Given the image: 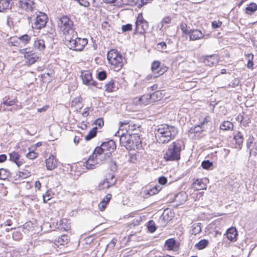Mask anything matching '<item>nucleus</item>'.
<instances>
[{
  "label": "nucleus",
  "instance_id": "nucleus-10",
  "mask_svg": "<svg viewBox=\"0 0 257 257\" xmlns=\"http://www.w3.org/2000/svg\"><path fill=\"white\" fill-rule=\"evenodd\" d=\"M81 77L83 84L86 85H92L101 89V87L97 86V82L93 80L92 74L90 72L88 71L81 72Z\"/></svg>",
  "mask_w": 257,
  "mask_h": 257
},
{
  "label": "nucleus",
  "instance_id": "nucleus-41",
  "mask_svg": "<svg viewBox=\"0 0 257 257\" xmlns=\"http://www.w3.org/2000/svg\"><path fill=\"white\" fill-rule=\"evenodd\" d=\"M109 163V168L111 171L115 172L117 170L118 166L116 162L111 158L108 161Z\"/></svg>",
  "mask_w": 257,
  "mask_h": 257
},
{
  "label": "nucleus",
  "instance_id": "nucleus-2",
  "mask_svg": "<svg viewBox=\"0 0 257 257\" xmlns=\"http://www.w3.org/2000/svg\"><path fill=\"white\" fill-rule=\"evenodd\" d=\"M184 146V142L181 140H177L170 145L164 158L166 161H178L180 159V152L182 147Z\"/></svg>",
  "mask_w": 257,
  "mask_h": 257
},
{
  "label": "nucleus",
  "instance_id": "nucleus-19",
  "mask_svg": "<svg viewBox=\"0 0 257 257\" xmlns=\"http://www.w3.org/2000/svg\"><path fill=\"white\" fill-rule=\"evenodd\" d=\"M193 187L196 190H205L207 188V185L204 183L202 179H197L193 184Z\"/></svg>",
  "mask_w": 257,
  "mask_h": 257
},
{
  "label": "nucleus",
  "instance_id": "nucleus-20",
  "mask_svg": "<svg viewBox=\"0 0 257 257\" xmlns=\"http://www.w3.org/2000/svg\"><path fill=\"white\" fill-rule=\"evenodd\" d=\"M204 62L206 65L212 66L217 63V57L215 55L206 56Z\"/></svg>",
  "mask_w": 257,
  "mask_h": 257
},
{
  "label": "nucleus",
  "instance_id": "nucleus-30",
  "mask_svg": "<svg viewBox=\"0 0 257 257\" xmlns=\"http://www.w3.org/2000/svg\"><path fill=\"white\" fill-rule=\"evenodd\" d=\"M191 234L196 235L200 233L201 231V223H194L191 226Z\"/></svg>",
  "mask_w": 257,
  "mask_h": 257
},
{
  "label": "nucleus",
  "instance_id": "nucleus-16",
  "mask_svg": "<svg viewBox=\"0 0 257 257\" xmlns=\"http://www.w3.org/2000/svg\"><path fill=\"white\" fill-rule=\"evenodd\" d=\"M25 58L27 60L26 63L30 65L34 64L37 61L39 57L37 54L33 53L32 51L29 52V54H26Z\"/></svg>",
  "mask_w": 257,
  "mask_h": 257
},
{
  "label": "nucleus",
  "instance_id": "nucleus-32",
  "mask_svg": "<svg viewBox=\"0 0 257 257\" xmlns=\"http://www.w3.org/2000/svg\"><path fill=\"white\" fill-rule=\"evenodd\" d=\"M208 241L206 239H201L195 245V247L198 249L201 250L204 249L207 246Z\"/></svg>",
  "mask_w": 257,
  "mask_h": 257
},
{
  "label": "nucleus",
  "instance_id": "nucleus-48",
  "mask_svg": "<svg viewBox=\"0 0 257 257\" xmlns=\"http://www.w3.org/2000/svg\"><path fill=\"white\" fill-rule=\"evenodd\" d=\"M107 76V74L105 71H101L97 74V78L100 80H104Z\"/></svg>",
  "mask_w": 257,
  "mask_h": 257
},
{
  "label": "nucleus",
  "instance_id": "nucleus-42",
  "mask_svg": "<svg viewBox=\"0 0 257 257\" xmlns=\"http://www.w3.org/2000/svg\"><path fill=\"white\" fill-rule=\"evenodd\" d=\"M10 172L9 171L2 168L0 169V179H5L10 175Z\"/></svg>",
  "mask_w": 257,
  "mask_h": 257
},
{
  "label": "nucleus",
  "instance_id": "nucleus-26",
  "mask_svg": "<svg viewBox=\"0 0 257 257\" xmlns=\"http://www.w3.org/2000/svg\"><path fill=\"white\" fill-rule=\"evenodd\" d=\"M165 246L169 250H173L174 248L176 246V240L174 238L168 239L165 241Z\"/></svg>",
  "mask_w": 257,
  "mask_h": 257
},
{
  "label": "nucleus",
  "instance_id": "nucleus-63",
  "mask_svg": "<svg viewBox=\"0 0 257 257\" xmlns=\"http://www.w3.org/2000/svg\"><path fill=\"white\" fill-rule=\"evenodd\" d=\"M131 121L128 120H124L123 121H120L119 122V130H120L121 128V127L123 126V125H128L130 124Z\"/></svg>",
  "mask_w": 257,
  "mask_h": 257
},
{
  "label": "nucleus",
  "instance_id": "nucleus-35",
  "mask_svg": "<svg viewBox=\"0 0 257 257\" xmlns=\"http://www.w3.org/2000/svg\"><path fill=\"white\" fill-rule=\"evenodd\" d=\"M246 58L248 59V62L247 64V67L248 69H253V55L251 53L250 54H245Z\"/></svg>",
  "mask_w": 257,
  "mask_h": 257
},
{
  "label": "nucleus",
  "instance_id": "nucleus-54",
  "mask_svg": "<svg viewBox=\"0 0 257 257\" xmlns=\"http://www.w3.org/2000/svg\"><path fill=\"white\" fill-rule=\"evenodd\" d=\"M239 84V80L237 79H234L229 84V86L234 88Z\"/></svg>",
  "mask_w": 257,
  "mask_h": 257
},
{
  "label": "nucleus",
  "instance_id": "nucleus-3",
  "mask_svg": "<svg viewBox=\"0 0 257 257\" xmlns=\"http://www.w3.org/2000/svg\"><path fill=\"white\" fill-rule=\"evenodd\" d=\"M65 44L70 49L76 51L82 50L88 43L86 38L77 37V35L75 37L73 35L67 34L65 37Z\"/></svg>",
  "mask_w": 257,
  "mask_h": 257
},
{
  "label": "nucleus",
  "instance_id": "nucleus-43",
  "mask_svg": "<svg viewBox=\"0 0 257 257\" xmlns=\"http://www.w3.org/2000/svg\"><path fill=\"white\" fill-rule=\"evenodd\" d=\"M148 229L149 231L153 233L155 232L157 229L155 223L153 220H150L148 223Z\"/></svg>",
  "mask_w": 257,
  "mask_h": 257
},
{
  "label": "nucleus",
  "instance_id": "nucleus-58",
  "mask_svg": "<svg viewBox=\"0 0 257 257\" xmlns=\"http://www.w3.org/2000/svg\"><path fill=\"white\" fill-rule=\"evenodd\" d=\"M210 120H211L210 117L208 115H206L203 118V121L201 122V123L200 124L202 126H203L205 124L207 123L208 122H209L210 121Z\"/></svg>",
  "mask_w": 257,
  "mask_h": 257
},
{
  "label": "nucleus",
  "instance_id": "nucleus-13",
  "mask_svg": "<svg viewBox=\"0 0 257 257\" xmlns=\"http://www.w3.org/2000/svg\"><path fill=\"white\" fill-rule=\"evenodd\" d=\"M188 35L189 36L190 40L191 41L200 40L204 37L202 32L198 29H191L189 30Z\"/></svg>",
  "mask_w": 257,
  "mask_h": 257
},
{
  "label": "nucleus",
  "instance_id": "nucleus-8",
  "mask_svg": "<svg viewBox=\"0 0 257 257\" xmlns=\"http://www.w3.org/2000/svg\"><path fill=\"white\" fill-rule=\"evenodd\" d=\"M35 14L36 17L33 24L34 28L36 29H41L46 26L48 18L45 13L41 12H37Z\"/></svg>",
  "mask_w": 257,
  "mask_h": 257
},
{
  "label": "nucleus",
  "instance_id": "nucleus-38",
  "mask_svg": "<svg viewBox=\"0 0 257 257\" xmlns=\"http://www.w3.org/2000/svg\"><path fill=\"white\" fill-rule=\"evenodd\" d=\"M105 91L110 92L114 90V82L113 80H111L108 83H106L104 86Z\"/></svg>",
  "mask_w": 257,
  "mask_h": 257
},
{
  "label": "nucleus",
  "instance_id": "nucleus-9",
  "mask_svg": "<svg viewBox=\"0 0 257 257\" xmlns=\"http://www.w3.org/2000/svg\"><path fill=\"white\" fill-rule=\"evenodd\" d=\"M149 29L148 22L145 20L142 14H139L136 22L135 32L140 34H143Z\"/></svg>",
  "mask_w": 257,
  "mask_h": 257
},
{
  "label": "nucleus",
  "instance_id": "nucleus-17",
  "mask_svg": "<svg viewBox=\"0 0 257 257\" xmlns=\"http://www.w3.org/2000/svg\"><path fill=\"white\" fill-rule=\"evenodd\" d=\"M94 156H95L96 159L95 161L98 162V164H103L105 161L108 162L110 159V157L108 159L104 153H100V154L96 153L94 154L93 152L92 157L94 158Z\"/></svg>",
  "mask_w": 257,
  "mask_h": 257
},
{
  "label": "nucleus",
  "instance_id": "nucleus-4",
  "mask_svg": "<svg viewBox=\"0 0 257 257\" xmlns=\"http://www.w3.org/2000/svg\"><path fill=\"white\" fill-rule=\"evenodd\" d=\"M115 136L119 137L120 145L125 147L127 149L134 148L135 146H137L139 142H141L140 137L137 134L131 135L122 133L119 135V131H118L115 134Z\"/></svg>",
  "mask_w": 257,
  "mask_h": 257
},
{
  "label": "nucleus",
  "instance_id": "nucleus-23",
  "mask_svg": "<svg viewBox=\"0 0 257 257\" xmlns=\"http://www.w3.org/2000/svg\"><path fill=\"white\" fill-rule=\"evenodd\" d=\"M187 199V195L184 192H181L177 194L175 197V201L182 204L185 202Z\"/></svg>",
  "mask_w": 257,
  "mask_h": 257
},
{
  "label": "nucleus",
  "instance_id": "nucleus-27",
  "mask_svg": "<svg viewBox=\"0 0 257 257\" xmlns=\"http://www.w3.org/2000/svg\"><path fill=\"white\" fill-rule=\"evenodd\" d=\"M257 11V5L255 3H251L245 9V13L247 15H252Z\"/></svg>",
  "mask_w": 257,
  "mask_h": 257
},
{
  "label": "nucleus",
  "instance_id": "nucleus-53",
  "mask_svg": "<svg viewBox=\"0 0 257 257\" xmlns=\"http://www.w3.org/2000/svg\"><path fill=\"white\" fill-rule=\"evenodd\" d=\"M180 29L185 34H188L189 31L187 30V26L185 23H182L180 25Z\"/></svg>",
  "mask_w": 257,
  "mask_h": 257
},
{
  "label": "nucleus",
  "instance_id": "nucleus-49",
  "mask_svg": "<svg viewBox=\"0 0 257 257\" xmlns=\"http://www.w3.org/2000/svg\"><path fill=\"white\" fill-rule=\"evenodd\" d=\"M171 20H172V19L170 17L167 16V17H164L161 21V24H162L161 28H163L164 24H170L171 22Z\"/></svg>",
  "mask_w": 257,
  "mask_h": 257
},
{
  "label": "nucleus",
  "instance_id": "nucleus-60",
  "mask_svg": "<svg viewBox=\"0 0 257 257\" xmlns=\"http://www.w3.org/2000/svg\"><path fill=\"white\" fill-rule=\"evenodd\" d=\"M95 123L96 125H98L99 127H101L102 125H103V120L101 118H99L95 120Z\"/></svg>",
  "mask_w": 257,
  "mask_h": 257
},
{
  "label": "nucleus",
  "instance_id": "nucleus-51",
  "mask_svg": "<svg viewBox=\"0 0 257 257\" xmlns=\"http://www.w3.org/2000/svg\"><path fill=\"white\" fill-rule=\"evenodd\" d=\"M27 157L30 159H34L36 158L38 156V153H36L34 151L30 152L26 155Z\"/></svg>",
  "mask_w": 257,
  "mask_h": 257
},
{
  "label": "nucleus",
  "instance_id": "nucleus-55",
  "mask_svg": "<svg viewBox=\"0 0 257 257\" xmlns=\"http://www.w3.org/2000/svg\"><path fill=\"white\" fill-rule=\"evenodd\" d=\"M222 22L220 21H213L212 22V27L213 29H217L221 26Z\"/></svg>",
  "mask_w": 257,
  "mask_h": 257
},
{
  "label": "nucleus",
  "instance_id": "nucleus-59",
  "mask_svg": "<svg viewBox=\"0 0 257 257\" xmlns=\"http://www.w3.org/2000/svg\"><path fill=\"white\" fill-rule=\"evenodd\" d=\"M159 183L162 185H165L167 182V179L164 176H161L159 178Z\"/></svg>",
  "mask_w": 257,
  "mask_h": 257
},
{
  "label": "nucleus",
  "instance_id": "nucleus-12",
  "mask_svg": "<svg viewBox=\"0 0 257 257\" xmlns=\"http://www.w3.org/2000/svg\"><path fill=\"white\" fill-rule=\"evenodd\" d=\"M19 4L22 9L27 12H33L36 9V4L31 0L20 1Z\"/></svg>",
  "mask_w": 257,
  "mask_h": 257
},
{
  "label": "nucleus",
  "instance_id": "nucleus-50",
  "mask_svg": "<svg viewBox=\"0 0 257 257\" xmlns=\"http://www.w3.org/2000/svg\"><path fill=\"white\" fill-rule=\"evenodd\" d=\"M121 30L123 32L130 31L132 30V25L130 24L122 25Z\"/></svg>",
  "mask_w": 257,
  "mask_h": 257
},
{
  "label": "nucleus",
  "instance_id": "nucleus-40",
  "mask_svg": "<svg viewBox=\"0 0 257 257\" xmlns=\"http://www.w3.org/2000/svg\"><path fill=\"white\" fill-rule=\"evenodd\" d=\"M30 175V172L27 171H19L15 177V179L17 180L19 178L25 179L27 178Z\"/></svg>",
  "mask_w": 257,
  "mask_h": 257
},
{
  "label": "nucleus",
  "instance_id": "nucleus-29",
  "mask_svg": "<svg viewBox=\"0 0 257 257\" xmlns=\"http://www.w3.org/2000/svg\"><path fill=\"white\" fill-rule=\"evenodd\" d=\"M10 0H0V12H4L10 8Z\"/></svg>",
  "mask_w": 257,
  "mask_h": 257
},
{
  "label": "nucleus",
  "instance_id": "nucleus-21",
  "mask_svg": "<svg viewBox=\"0 0 257 257\" xmlns=\"http://www.w3.org/2000/svg\"><path fill=\"white\" fill-rule=\"evenodd\" d=\"M69 239L67 235H62L61 236L59 237L55 241V243L58 246L59 245H66L69 242Z\"/></svg>",
  "mask_w": 257,
  "mask_h": 257
},
{
  "label": "nucleus",
  "instance_id": "nucleus-37",
  "mask_svg": "<svg viewBox=\"0 0 257 257\" xmlns=\"http://www.w3.org/2000/svg\"><path fill=\"white\" fill-rule=\"evenodd\" d=\"M32 37L27 34H24L18 38V39L24 44H27L31 40Z\"/></svg>",
  "mask_w": 257,
  "mask_h": 257
},
{
  "label": "nucleus",
  "instance_id": "nucleus-56",
  "mask_svg": "<svg viewBox=\"0 0 257 257\" xmlns=\"http://www.w3.org/2000/svg\"><path fill=\"white\" fill-rule=\"evenodd\" d=\"M9 43L11 45L15 46H17L19 44L18 40H16V38L14 37L10 38Z\"/></svg>",
  "mask_w": 257,
  "mask_h": 257
},
{
  "label": "nucleus",
  "instance_id": "nucleus-57",
  "mask_svg": "<svg viewBox=\"0 0 257 257\" xmlns=\"http://www.w3.org/2000/svg\"><path fill=\"white\" fill-rule=\"evenodd\" d=\"M82 101V98L80 97L75 98L72 101V106H76L77 104L80 103Z\"/></svg>",
  "mask_w": 257,
  "mask_h": 257
},
{
  "label": "nucleus",
  "instance_id": "nucleus-1",
  "mask_svg": "<svg viewBox=\"0 0 257 257\" xmlns=\"http://www.w3.org/2000/svg\"><path fill=\"white\" fill-rule=\"evenodd\" d=\"M178 133L177 128L167 124H162L158 126L156 137L159 143L165 144L174 139Z\"/></svg>",
  "mask_w": 257,
  "mask_h": 257
},
{
  "label": "nucleus",
  "instance_id": "nucleus-46",
  "mask_svg": "<svg viewBox=\"0 0 257 257\" xmlns=\"http://www.w3.org/2000/svg\"><path fill=\"white\" fill-rule=\"evenodd\" d=\"M13 238L15 240H20L22 238V234L20 231H14L13 233Z\"/></svg>",
  "mask_w": 257,
  "mask_h": 257
},
{
  "label": "nucleus",
  "instance_id": "nucleus-7",
  "mask_svg": "<svg viewBox=\"0 0 257 257\" xmlns=\"http://www.w3.org/2000/svg\"><path fill=\"white\" fill-rule=\"evenodd\" d=\"M59 27L63 31V34L66 36L67 34L73 35L75 37L77 35V32L72 29V21L66 16L61 17L58 23Z\"/></svg>",
  "mask_w": 257,
  "mask_h": 257
},
{
  "label": "nucleus",
  "instance_id": "nucleus-11",
  "mask_svg": "<svg viewBox=\"0 0 257 257\" xmlns=\"http://www.w3.org/2000/svg\"><path fill=\"white\" fill-rule=\"evenodd\" d=\"M167 67H161V63L159 61H154L151 66V70L153 72V77L157 78L163 74L167 71Z\"/></svg>",
  "mask_w": 257,
  "mask_h": 257
},
{
  "label": "nucleus",
  "instance_id": "nucleus-39",
  "mask_svg": "<svg viewBox=\"0 0 257 257\" xmlns=\"http://www.w3.org/2000/svg\"><path fill=\"white\" fill-rule=\"evenodd\" d=\"M150 97L152 99V102L157 101L158 100L161 99L162 97V94L160 91H156L155 92H153V93L151 94Z\"/></svg>",
  "mask_w": 257,
  "mask_h": 257
},
{
  "label": "nucleus",
  "instance_id": "nucleus-47",
  "mask_svg": "<svg viewBox=\"0 0 257 257\" xmlns=\"http://www.w3.org/2000/svg\"><path fill=\"white\" fill-rule=\"evenodd\" d=\"M203 192H199L197 191L196 192H194L192 194L191 197L196 200L197 199H199L203 196Z\"/></svg>",
  "mask_w": 257,
  "mask_h": 257
},
{
  "label": "nucleus",
  "instance_id": "nucleus-31",
  "mask_svg": "<svg viewBox=\"0 0 257 257\" xmlns=\"http://www.w3.org/2000/svg\"><path fill=\"white\" fill-rule=\"evenodd\" d=\"M233 140L235 141V143L238 145H241L243 141V136L241 133L238 132L234 136Z\"/></svg>",
  "mask_w": 257,
  "mask_h": 257
},
{
  "label": "nucleus",
  "instance_id": "nucleus-44",
  "mask_svg": "<svg viewBox=\"0 0 257 257\" xmlns=\"http://www.w3.org/2000/svg\"><path fill=\"white\" fill-rule=\"evenodd\" d=\"M160 188L159 186V187L154 186V187H153L151 189H150L148 191V194L150 196L154 195L158 193L160 191Z\"/></svg>",
  "mask_w": 257,
  "mask_h": 257
},
{
  "label": "nucleus",
  "instance_id": "nucleus-52",
  "mask_svg": "<svg viewBox=\"0 0 257 257\" xmlns=\"http://www.w3.org/2000/svg\"><path fill=\"white\" fill-rule=\"evenodd\" d=\"M16 100L15 99L13 100H9V99H6L3 102L4 105H7V106H13L14 104H15L16 102Z\"/></svg>",
  "mask_w": 257,
  "mask_h": 257
},
{
  "label": "nucleus",
  "instance_id": "nucleus-5",
  "mask_svg": "<svg viewBox=\"0 0 257 257\" xmlns=\"http://www.w3.org/2000/svg\"><path fill=\"white\" fill-rule=\"evenodd\" d=\"M107 58L109 63L113 66L115 71H119L123 65L122 55L117 50L111 49L108 52Z\"/></svg>",
  "mask_w": 257,
  "mask_h": 257
},
{
  "label": "nucleus",
  "instance_id": "nucleus-22",
  "mask_svg": "<svg viewBox=\"0 0 257 257\" xmlns=\"http://www.w3.org/2000/svg\"><path fill=\"white\" fill-rule=\"evenodd\" d=\"M20 156L16 152H13L10 154V160L11 161L15 162L18 166H20L23 162L20 160Z\"/></svg>",
  "mask_w": 257,
  "mask_h": 257
},
{
  "label": "nucleus",
  "instance_id": "nucleus-6",
  "mask_svg": "<svg viewBox=\"0 0 257 257\" xmlns=\"http://www.w3.org/2000/svg\"><path fill=\"white\" fill-rule=\"evenodd\" d=\"M116 149V145L114 141L112 140L103 142L101 144L100 147H97L94 150V154L96 153L99 154L100 153H104L105 156L109 159L111 156V153Z\"/></svg>",
  "mask_w": 257,
  "mask_h": 257
},
{
  "label": "nucleus",
  "instance_id": "nucleus-34",
  "mask_svg": "<svg viewBox=\"0 0 257 257\" xmlns=\"http://www.w3.org/2000/svg\"><path fill=\"white\" fill-rule=\"evenodd\" d=\"M97 126L92 128L88 133V135L85 137V140L89 141L96 136L97 134Z\"/></svg>",
  "mask_w": 257,
  "mask_h": 257
},
{
  "label": "nucleus",
  "instance_id": "nucleus-28",
  "mask_svg": "<svg viewBox=\"0 0 257 257\" xmlns=\"http://www.w3.org/2000/svg\"><path fill=\"white\" fill-rule=\"evenodd\" d=\"M151 94H145L139 98V101L141 103L146 105L148 103H152V99L151 98Z\"/></svg>",
  "mask_w": 257,
  "mask_h": 257
},
{
  "label": "nucleus",
  "instance_id": "nucleus-36",
  "mask_svg": "<svg viewBox=\"0 0 257 257\" xmlns=\"http://www.w3.org/2000/svg\"><path fill=\"white\" fill-rule=\"evenodd\" d=\"M91 157H89L87 160L84 163V166L88 170L94 169L96 168L95 164H91Z\"/></svg>",
  "mask_w": 257,
  "mask_h": 257
},
{
  "label": "nucleus",
  "instance_id": "nucleus-45",
  "mask_svg": "<svg viewBox=\"0 0 257 257\" xmlns=\"http://www.w3.org/2000/svg\"><path fill=\"white\" fill-rule=\"evenodd\" d=\"M212 162L209 160L203 161L201 163V166L203 169H209L211 166H212Z\"/></svg>",
  "mask_w": 257,
  "mask_h": 257
},
{
  "label": "nucleus",
  "instance_id": "nucleus-33",
  "mask_svg": "<svg viewBox=\"0 0 257 257\" xmlns=\"http://www.w3.org/2000/svg\"><path fill=\"white\" fill-rule=\"evenodd\" d=\"M204 131V126H202L201 125L199 124L190 128L189 132L190 134H197L202 132Z\"/></svg>",
  "mask_w": 257,
  "mask_h": 257
},
{
  "label": "nucleus",
  "instance_id": "nucleus-61",
  "mask_svg": "<svg viewBox=\"0 0 257 257\" xmlns=\"http://www.w3.org/2000/svg\"><path fill=\"white\" fill-rule=\"evenodd\" d=\"M78 2L81 6H84L85 7L89 6V3L87 1H84V0H75Z\"/></svg>",
  "mask_w": 257,
  "mask_h": 257
},
{
  "label": "nucleus",
  "instance_id": "nucleus-18",
  "mask_svg": "<svg viewBox=\"0 0 257 257\" xmlns=\"http://www.w3.org/2000/svg\"><path fill=\"white\" fill-rule=\"evenodd\" d=\"M116 181V179H111L110 182H107L106 179H104L99 183V189H108L114 185L115 184Z\"/></svg>",
  "mask_w": 257,
  "mask_h": 257
},
{
  "label": "nucleus",
  "instance_id": "nucleus-15",
  "mask_svg": "<svg viewBox=\"0 0 257 257\" xmlns=\"http://www.w3.org/2000/svg\"><path fill=\"white\" fill-rule=\"evenodd\" d=\"M226 235L227 238L231 241H234L236 240V236L237 235V230L235 228L231 227L228 228L226 232Z\"/></svg>",
  "mask_w": 257,
  "mask_h": 257
},
{
  "label": "nucleus",
  "instance_id": "nucleus-14",
  "mask_svg": "<svg viewBox=\"0 0 257 257\" xmlns=\"http://www.w3.org/2000/svg\"><path fill=\"white\" fill-rule=\"evenodd\" d=\"M45 163L47 169L49 170H53L57 166L55 157L53 155H51L49 158L46 160Z\"/></svg>",
  "mask_w": 257,
  "mask_h": 257
},
{
  "label": "nucleus",
  "instance_id": "nucleus-24",
  "mask_svg": "<svg viewBox=\"0 0 257 257\" xmlns=\"http://www.w3.org/2000/svg\"><path fill=\"white\" fill-rule=\"evenodd\" d=\"M33 46L35 49L40 51L43 50L45 48L44 41L42 39H37V40H34Z\"/></svg>",
  "mask_w": 257,
  "mask_h": 257
},
{
  "label": "nucleus",
  "instance_id": "nucleus-25",
  "mask_svg": "<svg viewBox=\"0 0 257 257\" xmlns=\"http://www.w3.org/2000/svg\"><path fill=\"white\" fill-rule=\"evenodd\" d=\"M233 124L229 121H224L220 125V128L223 131L232 130Z\"/></svg>",
  "mask_w": 257,
  "mask_h": 257
},
{
  "label": "nucleus",
  "instance_id": "nucleus-62",
  "mask_svg": "<svg viewBox=\"0 0 257 257\" xmlns=\"http://www.w3.org/2000/svg\"><path fill=\"white\" fill-rule=\"evenodd\" d=\"M106 203L104 201H101L99 204V209L101 211H103L106 207Z\"/></svg>",
  "mask_w": 257,
  "mask_h": 257
},
{
  "label": "nucleus",
  "instance_id": "nucleus-64",
  "mask_svg": "<svg viewBox=\"0 0 257 257\" xmlns=\"http://www.w3.org/2000/svg\"><path fill=\"white\" fill-rule=\"evenodd\" d=\"M90 107H87L84 108V111L82 113V115L84 117H86L89 115L88 112H89V110H90Z\"/></svg>",
  "mask_w": 257,
  "mask_h": 257
}]
</instances>
